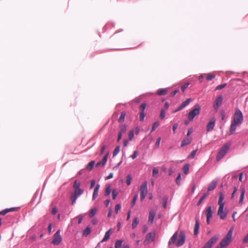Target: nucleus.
I'll use <instances>...</instances> for the list:
<instances>
[{
  "instance_id": "obj_1",
  "label": "nucleus",
  "mask_w": 248,
  "mask_h": 248,
  "mask_svg": "<svg viewBox=\"0 0 248 248\" xmlns=\"http://www.w3.org/2000/svg\"><path fill=\"white\" fill-rule=\"evenodd\" d=\"M243 120L244 117L242 111L239 108H236L231 121L230 135H232L235 132L237 127L242 124Z\"/></svg>"
},
{
  "instance_id": "obj_2",
  "label": "nucleus",
  "mask_w": 248,
  "mask_h": 248,
  "mask_svg": "<svg viewBox=\"0 0 248 248\" xmlns=\"http://www.w3.org/2000/svg\"><path fill=\"white\" fill-rule=\"evenodd\" d=\"M201 107L199 105H195L194 108L191 110L187 114V118L189 121H192L194 118L200 113Z\"/></svg>"
},
{
  "instance_id": "obj_3",
  "label": "nucleus",
  "mask_w": 248,
  "mask_h": 248,
  "mask_svg": "<svg viewBox=\"0 0 248 248\" xmlns=\"http://www.w3.org/2000/svg\"><path fill=\"white\" fill-rule=\"evenodd\" d=\"M233 232V228L230 229L228 231L226 236L223 238L220 242V246L222 248H225L226 247L231 241L232 235Z\"/></svg>"
},
{
  "instance_id": "obj_4",
  "label": "nucleus",
  "mask_w": 248,
  "mask_h": 248,
  "mask_svg": "<svg viewBox=\"0 0 248 248\" xmlns=\"http://www.w3.org/2000/svg\"><path fill=\"white\" fill-rule=\"evenodd\" d=\"M74 189V193L72 195L71 197V199L72 200V204H74L76 202L77 198L80 195H81L84 192L83 189L80 188H78Z\"/></svg>"
},
{
  "instance_id": "obj_5",
  "label": "nucleus",
  "mask_w": 248,
  "mask_h": 248,
  "mask_svg": "<svg viewBox=\"0 0 248 248\" xmlns=\"http://www.w3.org/2000/svg\"><path fill=\"white\" fill-rule=\"evenodd\" d=\"M229 148L230 146L229 145L225 144L220 149L219 152H218L217 156V161H219L225 156V155L228 152Z\"/></svg>"
},
{
  "instance_id": "obj_6",
  "label": "nucleus",
  "mask_w": 248,
  "mask_h": 248,
  "mask_svg": "<svg viewBox=\"0 0 248 248\" xmlns=\"http://www.w3.org/2000/svg\"><path fill=\"white\" fill-rule=\"evenodd\" d=\"M62 241V238L61 235V230H58L53 235L52 243L54 245H59Z\"/></svg>"
},
{
  "instance_id": "obj_7",
  "label": "nucleus",
  "mask_w": 248,
  "mask_h": 248,
  "mask_svg": "<svg viewBox=\"0 0 248 248\" xmlns=\"http://www.w3.org/2000/svg\"><path fill=\"white\" fill-rule=\"evenodd\" d=\"M147 192V183L145 181L142 183L140 187V200L141 201H143L144 200Z\"/></svg>"
},
{
  "instance_id": "obj_8",
  "label": "nucleus",
  "mask_w": 248,
  "mask_h": 248,
  "mask_svg": "<svg viewBox=\"0 0 248 248\" xmlns=\"http://www.w3.org/2000/svg\"><path fill=\"white\" fill-rule=\"evenodd\" d=\"M218 239V237L217 235L214 236L206 243L202 248H211L213 245L216 243Z\"/></svg>"
},
{
  "instance_id": "obj_9",
  "label": "nucleus",
  "mask_w": 248,
  "mask_h": 248,
  "mask_svg": "<svg viewBox=\"0 0 248 248\" xmlns=\"http://www.w3.org/2000/svg\"><path fill=\"white\" fill-rule=\"evenodd\" d=\"M186 236L185 234L183 232H181L179 234V238L177 241L176 242V246L177 247H180L182 246L185 242Z\"/></svg>"
},
{
  "instance_id": "obj_10",
  "label": "nucleus",
  "mask_w": 248,
  "mask_h": 248,
  "mask_svg": "<svg viewBox=\"0 0 248 248\" xmlns=\"http://www.w3.org/2000/svg\"><path fill=\"white\" fill-rule=\"evenodd\" d=\"M155 232H150L148 233L146 236V239L144 242V244L147 245L154 241L155 240Z\"/></svg>"
},
{
  "instance_id": "obj_11",
  "label": "nucleus",
  "mask_w": 248,
  "mask_h": 248,
  "mask_svg": "<svg viewBox=\"0 0 248 248\" xmlns=\"http://www.w3.org/2000/svg\"><path fill=\"white\" fill-rule=\"evenodd\" d=\"M222 101H223V97L221 95L218 96L216 98V99L214 103V108L216 112L217 111L218 108L222 104Z\"/></svg>"
},
{
  "instance_id": "obj_12",
  "label": "nucleus",
  "mask_w": 248,
  "mask_h": 248,
  "mask_svg": "<svg viewBox=\"0 0 248 248\" xmlns=\"http://www.w3.org/2000/svg\"><path fill=\"white\" fill-rule=\"evenodd\" d=\"M228 214V212L224 210V207H218L217 215L220 219H224Z\"/></svg>"
},
{
  "instance_id": "obj_13",
  "label": "nucleus",
  "mask_w": 248,
  "mask_h": 248,
  "mask_svg": "<svg viewBox=\"0 0 248 248\" xmlns=\"http://www.w3.org/2000/svg\"><path fill=\"white\" fill-rule=\"evenodd\" d=\"M191 99L188 98L183 102L181 105L173 111V113H176V112L180 111L185 108L186 106H187L190 102Z\"/></svg>"
},
{
  "instance_id": "obj_14",
  "label": "nucleus",
  "mask_w": 248,
  "mask_h": 248,
  "mask_svg": "<svg viewBox=\"0 0 248 248\" xmlns=\"http://www.w3.org/2000/svg\"><path fill=\"white\" fill-rule=\"evenodd\" d=\"M216 120L214 118H212L210 121L208 123L207 125V131H212L215 126Z\"/></svg>"
},
{
  "instance_id": "obj_15",
  "label": "nucleus",
  "mask_w": 248,
  "mask_h": 248,
  "mask_svg": "<svg viewBox=\"0 0 248 248\" xmlns=\"http://www.w3.org/2000/svg\"><path fill=\"white\" fill-rule=\"evenodd\" d=\"M217 183H218L217 180H213L208 185L207 192H209V191L214 190L216 188V187L217 184Z\"/></svg>"
},
{
  "instance_id": "obj_16",
  "label": "nucleus",
  "mask_w": 248,
  "mask_h": 248,
  "mask_svg": "<svg viewBox=\"0 0 248 248\" xmlns=\"http://www.w3.org/2000/svg\"><path fill=\"white\" fill-rule=\"evenodd\" d=\"M240 192H241V195H240V199L239 201V204L240 205H241L244 203V200L245 198V192H246L245 188H241L240 189Z\"/></svg>"
},
{
  "instance_id": "obj_17",
  "label": "nucleus",
  "mask_w": 248,
  "mask_h": 248,
  "mask_svg": "<svg viewBox=\"0 0 248 248\" xmlns=\"http://www.w3.org/2000/svg\"><path fill=\"white\" fill-rule=\"evenodd\" d=\"M224 199V197L223 194L222 192H220L218 202L219 207H224L225 202H223Z\"/></svg>"
},
{
  "instance_id": "obj_18",
  "label": "nucleus",
  "mask_w": 248,
  "mask_h": 248,
  "mask_svg": "<svg viewBox=\"0 0 248 248\" xmlns=\"http://www.w3.org/2000/svg\"><path fill=\"white\" fill-rule=\"evenodd\" d=\"M100 188V185L97 184L94 189L93 194V200H95L98 196L99 189Z\"/></svg>"
},
{
  "instance_id": "obj_19",
  "label": "nucleus",
  "mask_w": 248,
  "mask_h": 248,
  "mask_svg": "<svg viewBox=\"0 0 248 248\" xmlns=\"http://www.w3.org/2000/svg\"><path fill=\"white\" fill-rule=\"evenodd\" d=\"M111 229H109V230H108L105 234V235L101 240V242L103 243L106 241H107L110 238V235H111Z\"/></svg>"
},
{
  "instance_id": "obj_20",
  "label": "nucleus",
  "mask_w": 248,
  "mask_h": 248,
  "mask_svg": "<svg viewBox=\"0 0 248 248\" xmlns=\"http://www.w3.org/2000/svg\"><path fill=\"white\" fill-rule=\"evenodd\" d=\"M155 211L154 210H151L149 213V222L151 224L153 223L155 217Z\"/></svg>"
},
{
  "instance_id": "obj_21",
  "label": "nucleus",
  "mask_w": 248,
  "mask_h": 248,
  "mask_svg": "<svg viewBox=\"0 0 248 248\" xmlns=\"http://www.w3.org/2000/svg\"><path fill=\"white\" fill-rule=\"evenodd\" d=\"M205 214L206 217H212L213 211L212 210V207L211 206H209L206 208L205 210Z\"/></svg>"
},
{
  "instance_id": "obj_22",
  "label": "nucleus",
  "mask_w": 248,
  "mask_h": 248,
  "mask_svg": "<svg viewBox=\"0 0 248 248\" xmlns=\"http://www.w3.org/2000/svg\"><path fill=\"white\" fill-rule=\"evenodd\" d=\"M192 141V138L189 137H187L185 138L182 141L181 143V146L184 147L187 145H188L191 143Z\"/></svg>"
},
{
  "instance_id": "obj_23",
  "label": "nucleus",
  "mask_w": 248,
  "mask_h": 248,
  "mask_svg": "<svg viewBox=\"0 0 248 248\" xmlns=\"http://www.w3.org/2000/svg\"><path fill=\"white\" fill-rule=\"evenodd\" d=\"M178 237V233L177 232H176L172 236V237L170 238V240L169 241V245H170L171 244H173L175 242L176 243V239Z\"/></svg>"
},
{
  "instance_id": "obj_24",
  "label": "nucleus",
  "mask_w": 248,
  "mask_h": 248,
  "mask_svg": "<svg viewBox=\"0 0 248 248\" xmlns=\"http://www.w3.org/2000/svg\"><path fill=\"white\" fill-rule=\"evenodd\" d=\"M200 228V224L198 219H196V223L194 228V233L195 235H197L199 233V230Z\"/></svg>"
},
{
  "instance_id": "obj_25",
  "label": "nucleus",
  "mask_w": 248,
  "mask_h": 248,
  "mask_svg": "<svg viewBox=\"0 0 248 248\" xmlns=\"http://www.w3.org/2000/svg\"><path fill=\"white\" fill-rule=\"evenodd\" d=\"M168 92L167 88L159 89L156 92V93L159 95H162L165 94Z\"/></svg>"
},
{
  "instance_id": "obj_26",
  "label": "nucleus",
  "mask_w": 248,
  "mask_h": 248,
  "mask_svg": "<svg viewBox=\"0 0 248 248\" xmlns=\"http://www.w3.org/2000/svg\"><path fill=\"white\" fill-rule=\"evenodd\" d=\"M209 195V193L208 192H206L200 198L199 201L197 203V205H199L202 201Z\"/></svg>"
},
{
  "instance_id": "obj_27",
  "label": "nucleus",
  "mask_w": 248,
  "mask_h": 248,
  "mask_svg": "<svg viewBox=\"0 0 248 248\" xmlns=\"http://www.w3.org/2000/svg\"><path fill=\"white\" fill-rule=\"evenodd\" d=\"M95 163V161H92L90 162L87 165L86 169L89 170H91L93 169V166H94Z\"/></svg>"
},
{
  "instance_id": "obj_28",
  "label": "nucleus",
  "mask_w": 248,
  "mask_h": 248,
  "mask_svg": "<svg viewBox=\"0 0 248 248\" xmlns=\"http://www.w3.org/2000/svg\"><path fill=\"white\" fill-rule=\"evenodd\" d=\"M139 223V220L137 217H135L133 221L132 224V228L133 229H135L138 224Z\"/></svg>"
},
{
  "instance_id": "obj_29",
  "label": "nucleus",
  "mask_w": 248,
  "mask_h": 248,
  "mask_svg": "<svg viewBox=\"0 0 248 248\" xmlns=\"http://www.w3.org/2000/svg\"><path fill=\"white\" fill-rule=\"evenodd\" d=\"M205 76H206V79L208 81L212 80L216 77L215 74H205Z\"/></svg>"
},
{
  "instance_id": "obj_30",
  "label": "nucleus",
  "mask_w": 248,
  "mask_h": 248,
  "mask_svg": "<svg viewBox=\"0 0 248 248\" xmlns=\"http://www.w3.org/2000/svg\"><path fill=\"white\" fill-rule=\"evenodd\" d=\"M123 243V240H118L115 242V248H120Z\"/></svg>"
},
{
  "instance_id": "obj_31",
  "label": "nucleus",
  "mask_w": 248,
  "mask_h": 248,
  "mask_svg": "<svg viewBox=\"0 0 248 248\" xmlns=\"http://www.w3.org/2000/svg\"><path fill=\"white\" fill-rule=\"evenodd\" d=\"M97 213V209L96 208H94L92 209L89 214V216L90 217L92 218Z\"/></svg>"
},
{
  "instance_id": "obj_32",
  "label": "nucleus",
  "mask_w": 248,
  "mask_h": 248,
  "mask_svg": "<svg viewBox=\"0 0 248 248\" xmlns=\"http://www.w3.org/2000/svg\"><path fill=\"white\" fill-rule=\"evenodd\" d=\"M108 152H107L106 154L104 155L102 161H101L102 163V166H104L107 160H108Z\"/></svg>"
},
{
  "instance_id": "obj_33",
  "label": "nucleus",
  "mask_w": 248,
  "mask_h": 248,
  "mask_svg": "<svg viewBox=\"0 0 248 248\" xmlns=\"http://www.w3.org/2000/svg\"><path fill=\"white\" fill-rule=\"evenodd\" d=\"M91 232V230L90 228L89 227H87L84 231L83 233L84 235L87 236L89 234H90Z\"/></svg>"
},
{
  "instance_id": "obj_34",
  "label": "nucleus",
  "mask_w": 248,
  "mask_h": 248,
  "mask_svg": "<svg viewBox=\"0 0 248 248\" xmlns=\"http://www.w3.org/2000/svg\"><path fill=\"white\" fill-rule=\"evenodd\" d=\"M189 167V164H186L183 168V172L186 174H187L188 173Z\"/></svg>"
},
{
  "instance_id": "obj_35",
  "label": "nucleus",
  "mask_w": 248,
  "mask_h": 248,
  "mask_svg": "<svg viewBox=\"0 0 248 248\" xmlns=\"http://www.w3.org/2000/svg\"><path fill=\"white\" fill-rule=\"evenodd\" d=\"M168 200V197H164L163 198L162 206L164 208H166V207H167Z\"/></svg>"
},
{
  "instance_id": "obj_36",
  "label": "nucleus",
  "mask_w": 248,
  "mask_h": 248,
  "mask_svg": "<svg viewBox=\"0 0 248 248\" xmlns=\"http://www.w3.org/2000/svg\"><path fill=\"white\" fill-rule=\"evenodd\" d=\"M120 146H117L115 149L113 151V155L114 156L117 155L118 153L120 152Z\"/></svg>"
},
{
  "instance_id": "obj_37",
  "label": "nucleus",
  "mask_w": 248,
  "mask_h": 248,
  "mask_svg": "<svg viewBox=\"0 0 248 248\" xmlns=\"http://www.w3.org/2000/svg\"><path fill=\"white\" fill-rule=\"evenodd\" d=\"M138 198V194H135L133 198V200L131 202V205L132 207H133L135 203H136V202L137 200V199Z\"/></svg>"
},
{
  "instance_id": "obj_38",
  "label": "nucleus",
  "mask_w": 248,
  "mask_h": 248,
  "mask_svg": "<svg viewBox=\"0 0 248 248\" xmlns=\"http://www.w3.org/2000/svg\"><path fill=\"white\" fill-rule=\"evenodd\" d=\"M159 123L157 121L155 122L152 126L151 132H153L155 130V129L158 127L159 125Z\"/></svg>"
},
{
  "instance_id": "obj_39",
  "label": "nucleus",
  "mask_w": 248,
  "mask_h": 248,
  "mask_svg": "<svg viewBox=\"0 0 248 248\" xmlns=\"http://www.w3.org/2000/svg\"><path fill=\"white\" fill-rule=\"evenodd\" d=\"M132 177L130 175H128L126 177V184L128 186L130 185L132 182Z\"/></svg>"
},
{
  "instance_id": "obj_40",
  "label": "nucleus",
  "mask_w": 248,
  "mask_h": 248,
  "mask_svg": "<svg viewBox=\"0 0 248 248\" xmlns=\"http://www.w3.org/2000/svg\"><path fill=\"white\" fill-rule=\"evenodd\" d=\"M226 83L220 84L216 87V90H220L226 87Z\"/></svg>"
},
{
  "instance_id": "obj_41",
  "label": "nucleus",
  "mask_w": 248,
  "mask_h": 248,
  "mask_svg": "<svg viewBox=\"0 0 248 248\" xmlns=\"http://www.w3.org/2000/svg\"><path fill=\"white\" fill-rule=\"evenodd\" d=\"M80 182H78V181H75L73 185V188L74 189L80 188Z\"/></svg>"
},
{
  "instance_id": "obj_42",
  "label": "nucleus",
  "mask_w": 248,
  "mask_h": 248,
  "mask_svg": "<svg viewBox=\"0 0 248 248\" xmlns=\"http://www.w3.org/2000/svg\"><path fill=\"white\" fill-rule=\"evenodd\" d=\"M125 116V113L124 112H122L120 116V117L119 119V122L121 123L124 121V118Z\"/></svg>"
},
{
  "instance_id": "obj_43",
  "label": "nucleus",
  "mask_w": 248,
  "mask_h": 248,
  "mask_svg": "<svg viewBox=\"0 0 248 248\" xmlns=\"http://www.w3.org/2000/svg\"><path fill=\"white\" fill-rule=\"evenodd\" d=\"M158 170L156 169V168H154L153 170V175L155 177H157L158 175Z\"/></svg>"
},
{
  "instance_id": "obj_44",
  "label": "nucleus",
  "mask_w": 248,
  "mask_h": 248,
  "mask_svg": "<svg viewBox=\"0 0 248 248\" xmlns=\"http://www.w3.org/2000/svg\"><path fill=\"white\" fill-rule=\"evenodd\" d=\"M126 130V126L125 124H123L121 126L120 131L119 132H122V134L124 133Z\"/></svg>"
},
{
  "instance_id": "obj_45",
  "label": "nucleus",
  "mask_w": 248,
  "mask_h": 248,
  "mask_svg": "<svg viewBox=\"0 0 248 248\" xmlns=\"http://www.w3.org/2000/svg\"><path fill=\"white\" fill-rule=\"evenodd\" d=\"M111 193V189L110 186H108L106 189L105 195L108 196Z\"/></svg>"
},
{
  "instance_id": "obj_46",
  "label": "nucleus",
  "mask_w": 248,
  "mask_h": 248,
  "mask_svg": "<svg viewBox=\"0 0 248 248\" xmlns=\"http://www.w3.org/2000/svg\"><path fill=\"white\" fill-rule=\"evenodd\" d=\"M128 136H129V140H131L133 139L134 136V133L133 130H131L129 132Z\"/></svg>"
},
{
  "instance_id": "obj_47",
  "label": "nucleus",
  "mask_w": 248,
  "mask_h": 248,
  "mask_svg": "<svg viewBox=\"0 0 248 248\" xmlns=\"http://www.w3.org/2000/svg\"><path fill=\"white\" fill-rule=\"evenodd\" d=\"M197 151V150H195L191 152V153L190 154V155H189L188 158H193L195 157V155H196Z\"/></svg>"
},
{
  "instance_id": "obj_48",
  "label": "nucleus",
  "mask_w": 248,
  "mask_h": 248,
  "mask_svg": "<svg viewBox=\"0 0 248 248\" xmlns=\"http://www.w3.org/2000/svg\"><path fill=\"white\" fill-rule=\"evenodd\" d=\"M165 117V110L164 109H162L160 114V118L161 119H163Z\"/></svg>"
},
{
  "instance_id": "obj_49",
  "label": "nucleus",
  "mask_w": 248,
  "mask_h": 248,
  "mask_svg": "<svg viewBox=\"0 0 248 248\" xmlns=\"http://www.w3.org/2000/svg\"><path fill=\"white\" fill-rule=\"evenodd\" d=\"M121 208V205L120 204H117L115 205V211L116 213H118L119 211L120 210Z\"/></svg>"
},
{
  "instance_id": "obj_50",
  "label": "nucleus",
  "mask_w": 248,
  "mask_h": 248,
  "mask_svg": "<svg viewBox=\"0 0 248 248\" xmlns=\"http://www.w3.org/2000/svg\"><path fill=\"white\" fill-rule=\"evenodd\" d=\"M181 179V173H179L178 174V176L176 178V182L179 185L180 184Z\"/></svg>"
},
{
  "instance_id": "obj_51",
  "label": "nucleus",
  "mask_w": 248,
  "mask_h": 248,
  "mask_svg": "<svg viewBox=\"0 0 248 248\" xmlns=\"http://www.w3.org/2000/svg\"><path fill=\"white\" fill-rule=\"evenodd\" d=\"M145 117V114L144 112L141 111L140 114V120L141 121H143L144 120Z\"/></svg>"
},
{
  "instance_id": "obj_52",
  "label": "nucleus",
  "mask_w": 248,
  "mask_h": 248,
  "mask_svg": "<svg viewBox=\"0 0 248 248\" xmlns=\"http://www.w3.org/2000/svg\"><path fill=\"white\" fill-rule=\"evenodd\" d=\"M161 140V138L160 137H158L155 142V146L157 147H159L160 146V141Z\"/></svg>"
},
{
  "instance_id": "obj_53",
  "label": "nucleus",
  "mask_w": 248,
  "mask_h": 248,
  "mask_svg": "<svg viewBox=\"0 0 248 248\" xmlns=\"http://www.w3.org/2000/svg\"><path fill=\"white\" fill-rule=\"evenodd\" d=\"M112 194L113 199L115 200L118 195V193L115 190H113Z\"/></svg>"
},
{
  "instance_id": "obj_54",
  "label": "nucleus",
  "mask_w": 248,
  "mask_h": 248,
  "mask_svg": "<svg viewBox=\"0 0 248 248\" xmlns=\"http://www.w3.org/2000/svg\"><path fill=\"white\" fill-rule=\"evenodd\" d=\"M189 84V83H187L181 87V90L183 92H185V90L187 88V87Z\"/></svg>"
},
{
  "instance_id": "obj_55",
  "label": "nucleus",
  "mask_w": 248,
  "mask_h": 248,
  "mask_svg": "<svg viewBox=\"0 0 248 248\" xmlns=\"http://www.w3.org/2000/svg\"><path fill=\"white\" fill-rule=\"evenodd\" d=\"M76 218L78 219V223L80 224V223H81V222L83 218V216L82 215H79Z\"/></svg>"
},
{
  "instance_id": "obj_56",
  "label": "nucleus",
  "mask_w": 248,
  "mask_h": 248,
  "mask_svg": "<svg viewBox=\"0 0 248 248\" xmlns=\"http://www.w3.org/2000/svg\"><path fill=\"white\" fill-rule=\"evenodd\" d=\"M138 156V152L137 151H135L133 154V155H131V158L133 159H135Z\"/></svg>"
},
{
  "instance_id": "obj_57",
  "label": "nucleus",
  "mask_w": 248,
  "mask_h": 248,
  "mask_svg": "<svg viewBox=\"0 0 248 248\" xmlns=\"http://www.w3.org/2000/svg\"><path fill=\"white\" fill-rule=\"evenodd\" d=\"M95 184V181L94 180H92L91 181L90 188L91 189L93 188Z\"/></svg>"
},
{
  "instance_id": "obj_58",
  "label": "nucleus",
  "mask_w": 248,
  "mask_h": 248,
  "mask_svg": "<svg viewBox=\"0 0 248 248\" xmlns=\"http://www.w3.org/2000/svg\"><path fill=\"white\" fill-rule=\"evenodd\" d=\"M9 212L7 210V209H6L1 212H0V215H6L7 213H8Z\"/></svg>"
},
{
  "instance_id": "obj_59",
  "label": "nucleus",
  "mask_w": 248,
  "mask_h": 248,
  "mask_svg": "<svg viewBox=\"0 0 248 248\" xmlns=\"http://www.w3.org/2000/svg\"><path fill=\"white\" fill-rule=\"evenodd\" d=\"M146 108V104L143 103L142 104L140 107V109L142 110V111L144 112L145 109Z\"/></svg>"
},
{
  "instance_id": "obj_60",
  "label": "nucleus",
  "mask_w": 248,
  "mask_h": 248,
  "mask_svg": "<svg viewBox=\"0 0 248 248\" xmlns=\"http://www.w3.org/2000/svg\"><path fill=\"white\" fill-rule=\"evenodd\" d=\"M178 124H174L173 125V127H172V130H173V131L174 133L175 132V130L178 127Z\"/></svg>"
},
{
  "instance_id": "obj_61",
  "label": "nucleus",
  "mask_w": 248,
  "mask_h": 248,
  "mask_svg": "<svg viewBox=\"0 0 248 248\" xmlns=\"http://www.w3.org/2000/svg\"><path fill=\"white\" fill-rule=\"evenodd\" d=\"M57 212H58V209L56 207L53 208V209L52 210V214L55 215L57 213Z\"/></svg>"
},
{
  "instance_id": "obj_62",
  "label": "nucleus",
  "mask_w": 248,
  "mask_h": 248,
  "mask_svg": "<svg viewBox=\"0 0 248 248\" xmlns=\"http://www.w3.org/2000/svg\"><path fill=\"white\" fill-rule=\"evenodd\" d=\"M106 146L105 145H104L102 148H101V151H100V155H102L103 153H104V152L106 149Z\"/></svg>"
},
{
  "instance_id": "obj_63",
  "label": "nucleus",
  "mask_w": 248,
  "mask_h": 248,
  "mask_svg": "<svg viewBox=\"0 0 248 248\" xmlns=\"http://www.w3.org/2000/svg\"><path fill=\"white\" fill-rule=\"evenodd\" d=\"M204 76H205V74H202L199 77V79L200 82H202V79L204 77Z\"/></svg>"
},
{
  "instance_id": "obj_64",
  "label": "nucleus",
  "mask_w": 248,
  "mask_h": 248,
  "mask_svg": "<svg viewBox=\"0 0 248 248\" xmlns=\"http://www.w3.org/2000/svg\"><path fill=\"white\" fill-rule=\"evenodd\" d=\"M243 242L244 243H247L248 242V234L246 235V236L244 238Z\"/></svg>"
}]
</instances>
